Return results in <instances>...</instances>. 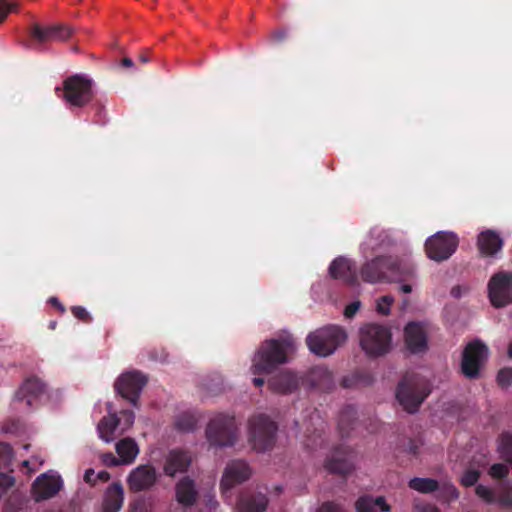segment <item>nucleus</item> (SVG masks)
Instances as JSON below:
<instances>
[{
  "mask_svg": "<svg viewBox=\"0 0 512 512\" xmlns=\"http://www.w3.org/2000/svg\"><path fill=\"white\" fill-rule=\"evenodd\" d=\"M361 277L369 283L392 282L416 278V265L411 253L379 256L367 261L361 268Z\"/></svg>",
  "mask_w": 512,
  "mask_h": 512,
  "instance_id": "nucleus-1",
  "label": "nucleus"
},
{
  "mask_svg": "<svg viewBox=\"0 0 512 512\" xmlns=\"http://www.w3.org/2000/svg\"><path fill=\"white\" fill-rule=\"evenodd\" d=\"M291 339L268 340L263 343L252 359L253 374H269L279 364L287 361V354L293 350Z\"/></svg>",
  "mask_w": 512,
  "mask_h": 512,
  "instance_id": "nucleus-2",
  "label": "nucleus"
},
{
  "mask_svg": "<svg viewBox=\"0 0 512 512\" xmlns=\"http://www.w3.org/2000/svg\"><path fill=\"white\" fill-rule=\"evenodd\" d=\"M359 345L369 357H380L392 348V332L387 325L367 323L359 329Z\"/></svg>",
  "mask_w": 512,
  "mask_h": 512,
  "instance_id": "nucleus-3",
  "label": "nucleus"
},
{
  "mask_svg": "<svg viewBox=\"0 0 512 512\" xmlns=\"http://www.w3.org/2000/svg\"><path fill=\"white\" fill-rule=\"evenodd\" d=\"M347 340L345 329L338 325H328L310 333L306 342L309 350L320 357L332 355Z\"/></svg>",
  "mask_w": 512,
  "mask_h": 512,
  "instance_id": "nucleus-4",
  "label": "nucleus"
},
{
  "mask_svg": "<svg viewBox=\"0 0 512 512\" xmlns=\"http://www.w3.org/2000/svg\"><path fill=\"white\" fill-rule=\"evenodd\" d=\"M108 415L104 416L97 425L98 437L105 443L113 442L117 437L126 433L134 424L135 415L132 411L123 410L119 415L112 404H107Z\"/></svg>",
  "mask_w": 512,
  "mask_h": 512,
  "instance_id": "nucleus-5",
  "label": "nucleus"
},
{
  "mask_svg": "<svg viewBox=\"0 0 512 512\" xmlns=\"http://www.w3.org/2000/svg\"><path fill=\"white\" fill-rule=\"evenodd\" d=\"M429 392L425 379L418 376H406L399 384L396 397L406 411L413 413Z\"/></svg>",
  "mask_w": 512,
  "mask_h": 512,
  "instance_id": "nucleus-6",
  "label": "nucleus"
},
{
  "mask_svg": "<svg viewBox=\"0 0 512 512\" xmlns=\"http://www.w3.org/2000/svg\"><path fill=\"white\" fill-rule=\"evenodd\" d=\"M237 435L235 419L228 414L215 415L206 429L207 440L211 446L215 447L233 445Z\"/></svg>",
  "mask_w": 512,
  "mask_h": 512,
  "instance_id": "nucleus-7",
  "label": "nucleus"
},
{
  "mask_svg": "<svg viewBox=\"0 0 512 512\" xmlns=\"http://www.w3.org/2000/svg\"><path fill=\"white\" fill-rule=\"evenodd\" d=\"M458 237L450 231H439L428 237L425 242V251L433 261L441 262L449 259L457 250Z\"/></svg>",
  "mask_w": 512,
  "mask_h": 512,
  "instance_id": "nucleus-8",
  "label": "nucleus"
},
{
  "mask_svg": "<svg viewBox=\"0 0 512 512\" xmlns=\"http://www.w3.org/2000/svg\"><path fill=\"white\" fill-rule=\"evenodd\" d=\"M249 441L257 451L266 450L272 443L276 425L267 416L259 414L249 420Z\"/></svg>",
  "mask_w": 512,
  "mask_h": 512,
  "instance_id": "nucleus-9",
  "label": "nucleus"
},
{
  "mask_svg": "<svg viewBox=\"0 0 512 512\" xmlns=\"http://www.w3.org/2000/svg\"><path fill=\"white\" fill-rule=\"evenodd\" d=\"M488 296L494 307L500 308L512 303V272L499 271L489 280Z\"/></svg>",
  "mask_w": 512,
  "mask_h": 512,
  "instance_id": "nucleus-10",
  "label": "nucleus"
},
{
  "mask_svg": "<svg viewBox=\"0 0 512 512\" xmlns=\"http://www.w3.org/2000/svg\"><path fill=\"white\" fill-rule=\"evenodd\" d=\"M431 327L427 322L411 321L403 330L406 349L413 354H421L428 349V336Z\"/></svg>",
  "mask_w": 512,
  "mask_h": 512,
  "instance_id": "nucleus-11",
  "label": "nucleus"
},
{
  "mask_svg": "<svg viewBox=\"0 0 512 512\" xmlns=\"http://www.w3.org/2000/svg\"><path fill=\"white\" fill-rule=\"evenodd\" d=\"M251 476V469L243 461L227 464L220 483L221 494L226 503L231 504L232 489Z\"/></svg>",
  "mask_w": 512,
  "mask_h": 512,
  "instance_id": "nucleus-12",
  "label": "nucleus"
},
{
  "mask_svg": "<svg viewBox=\"0 0 512 512\" xmlns=\"http://www.w3.org/2000/svg\"><path fill=\"white\" fill-rule=\"evenodd\" d=\"M488 358V348L476 340L469 343L464 352L461 363L462 372L466 377L475 378Z\"/></svg>",
  "mask_w": 512,
  "mask_h": 512,
  "instance_id": "nucleus-13",
  "label": "nucleus"
},
{
  "mask_svg": "<svg viewBox=\"0 0 512 512\" xmlns=\"http://www.w3.org/2000/svg\"><path fill=\"white\" fill-rule=\"evenodd\" d=\"M147 378L139 371L122 373L115 382L116 391L132 405H136Z\"/></svg>",
  "mask_w": 512,
  "mask_h": 512,
  "instance_id": "nucleus-14",
  "label": "nucleus"
},
{
  "mask_svg": "<svg viewBox=\"0 0 512 512\" xmlns=\"http://www.w3.org/2000/svg\"><path fill=\"white\" fill-rule=\"evenodd\" d=\"M92 82L90 79L75 75L64 82V98L73 106H82L91 97Z\"/></svg>",
  "mask_w": 512,
  "mask_h": 512,
  "instance_id": "nucleus-15",
  "label": "nucleus"
},
{
  "mask_svg": "<svg viewBox=\"0 0 512 512\" xmlns=\"http://www.w3.org/2000/svg\"><path fill=\"white\" fill-rule=\"evenodd\" d=\"M63 487L61 476L53 470L38 476L32 485V495L36 501L55 496Z\"/></svg>",
  "mask_w": 512,
  "mask_h": 512,
  "instance_id": "nucleus-16",
  "label": "nucleus"
},
{
  "mask_svg": "<svg viewBox=\"0 0 512 512\" xmlns=\"http://www.w3.org/2000/svg\"><path fill=\"white\" fill-rule=\"evenodd\" d=\"M156 469L150 464L138 465L127 476V485L130 490L139 492L150 489L157 481Z\"/></svg>",
  "mask_w": 512,
  "mask_h": 512,
  "instance_id": "nucleus-17",
  "label": "nucleus"
},
{
  "mask_svg": "<svg viewBox=\"0 0 512 512\" xmlns=\"http://www.w3.org/2000/svg\"><path fill=\"white\" fill-rule=\"evenodd\" d=\"M503 244V238L495 230L486 229L477 236V247L482 257L497 258Z\"/></svg>",
  "mask_w": 512,
  "mask_h": 512,
  "instance_id": "nucleus-18",
  "label": "nucleus"
},
{
  "mask_svg": "<svg viewBox=\"0 0 512 512\" xmlns=\"http://www.w3.org/2000/svg\"><path fill=\"white\" fill-rule=\"evenodd\" d=\"M30 33L38 43H45L49 41H64L71 36L73 29L64 25L42 27L39 24H34Z\"/></svg>",
  "mask_w": 512,
  "mask_h": 512,
  "instance_id": "nucleus-19",
  "label": "nucleus"
},
{
  "mask_svg": "<svg viewBox=\"0 0 512 512\" xmlns=\"http://www.w3.org/2000/svg\"><path fill=\"white\" fill-rule=\"evenodd\" d=\"M392 242L388 231L380 228H373L360 244V252L363 257L368 258L374 252L384 249Z\"/></svg>",
  "mask_w": 512,
  "mask_h": 512,
  "instance_id": "nucleus-20",
  "label": "nucleus"
},
{
  "mask_svg": "<svg viewBox=\"0 0 512 512\" xmlns=\"http://www.w3.org/2000/svg\"><path fill=\"white\" fill-rule=\"evenodd\" d=\"M329 273L331 277L349 284H354L357 280L355 263L346 257L340 256L333 260L329 267Z\"/></svg>",
  "mask_w": 512,
  "mask_h": 512,
  "instance_id": "nucleus-21",
  "label": "nucleus"
},
{
  "mask_svg": "<svg viewBox=\"0 0 512 512\" xmlns=\"http://www.w3.org/2000/svg\"><path fill=\"white\" fill-rule=\"evenodd\" d=\"M45 392V384L37 377L28 378L16 392L18 401H25L27 406H32Z\"/></svg>",
  "mask_w": 512,
  "mask_h": 512,
  "instance_id": "nucleus-22",
  "label": "nucleus"
},
{
  "mask_svg": "<svg viewBox=\"0 0 512 512\" xmlns=\"http://www.w3.org/2000/svg\"><path fill=\"white\" fill-rule=\"evenodd\" d=\"M191 464V457L182 450H171L165 458L163 470L168 476L185 472Z\"/></svg>",
  "mask_w": 512,
  "mask_h": 512,
  "instance_id": "nucleus-23",
  "label": "nucleus"
},
{
  "mask_svg": "<svg viewBox=\"0 0 512 512\" xmlns=\"http://www.w3.org/2000/svg\"><path fill=\"white\" fill-rule=\"evenodd\" d=\"M115 451L122 465H131L137 459L140 448L135 439L125 437L116 442Z\"/></svg>",
  "mask_w": 512,
  "mask_h": 512,
  "instance_id": "nucleus-24",
  "label": "nucleus"
},
{
  "mask_svg": "<svg viewBox=\"0 0 512 512\" xmlns=\"http://www.w3.org/2000/svg\"><path fill=\"white\" fill-rule=\"evenodd\" d=\"M124 501L123 486L116 482L111 484L105 491L103 498V511L104 512H119Z\"/></svg>",
  "mask_w": 512,
  "mask_h": 512,
  "instance_id": "nucleus-25",
  "label": "nucleus"
},
{
  "mask_svg": "<svg viewBox=\"0 0 512 512\" xmlns=\"http://www.w3.org/2000/svg\"><path fill=\"white\" fill-rule=\"evenodd\" d=\"M268 500L265 495L259 493L253 496L242 495L236 505L237 512H264Z\"/></svg>",
  "mask_w": 512,
  "mask_h": 512,
  "instance_id": "nucleus-26",
  "label": "nucleus"
},
{
  "mask_svg": "<svg viewBox=\"0 0 512 512\" xmlns=\"http://www.w3.org/2000/svg\"><path fill=\"white\" fill-rule=\"evenodd\" d=\"M269 385L273 391L281 394H287L297 388L298 379L293 373L285 371L271 379L269 381Z\"/></svg>",
  "mask_w": 512,
  "mask_h": 512,
  "instance_id": "nucleus-27",
  "label": "nucleus"
},
{
  "mask_svg": "<svg viewBox=\"0 0 512 512\" xmlns=\"http://www.w3.org/2000/svg\"><path fill=\"white\" fill-rule=\"evenodd\" d=\"M197 496L193 480L183 478L176 484V500L182 506H191Z\"/></svg>",
  "mask_w": 512,
  "mask_h": 512,
  "instance_id": "nucleus-28",
  "label": "nucleus"
},
{
  "mask_svg": "<svg viewBox=\"0 0 512 512\" xmlns=\"http://www.w3.org/2000/svg\"><path fill=\"white\" fill-rule=\"evenodd\" d=\"M357 512H390V505L384 497L363 496L356 502Z\"/></svg>",
  "mask_w": 512,
  "mask_h": 512,
  "instance_id": "nucleus-29",
  "label": "nucleus"
},
{
  "mask_svg": "<svg viewBox=\"0 0 512 512\" xmlns=\"http://www.w3.org/2000/svg\"><path fill=\"white\" fill-rule=\"evenodd\" d=\"M326 468L334 473L346 474L352 469V463L342 452H336L327 460Z\"/></svg>",
  "mask_w": 512,
  "mask_h": 512,
  "instance_id": "nucleus-30",
  "label": "nucleus"
},
{
  "mask_svg": "<svg viewBox=\"0 0 512 512\" xmlns=\"http://www.w3.org/2000/svg\"><path fill=\"white\" fill-rule=\"evenodd\" d=\"M409 487L421 493H429L435 491L438 484L430 478H413L409 481Z\"/></svg>",
  "mask_w": 512,
  "mask_h": 512,
  "instance_id": "nucleus-31",
  "label": "nucleus"
},
{
  "mask_svg": "<svg viewBox=\"0 0 512 512\" xmlns=\"http://www.w3.org/2000/svg\"><path fill=\"white\" fill-rule=\"evenodd\" d=\"M311 378L314 386L325 388L332 382V374L325 367H317L311 372Z\"/></svg>",
  "mask_w": 512,
  "mask_h": 512,
  "instance_id": "nucleus-32",
  "label": "nucleus"
},
{
  "mask_svg": "<svg viewBox=\"0 0 512 512\" xmlns=\"http://www.w3.org/2000/svg\"><path fill=\"white\" fill-rule=\"evenodd\" d=\"M502 457L512 465V435H503L499 443Z\"/></svg>",
  "mask_w": 512,
  "mask_h": 512,
  "instance_id": "nucleus-33",
  "label": "nucleus"
},
{
  "mask_svg": "<svg viewBox=\"0 0 512 512\" xmlns=\"http://www.w3.org/2000/svg\"><path fill=\"white\" fill-rule=\"evenodd\" d=\"M394 303V297L391 295H385L379 297L375 301V307L377 313L381 315H388L391 311V306Z\"/></svg>",
  "mask_w": 512,
  "mask_h": 512,
  "instance_id": "nucleus-34",
  "label": "nucleus"
},
{
  "mask_svg": "<svg viewBox=\"0 0 512 512\" xmlns=\"http://www.w3.org/2000/svg\"><path fill=\"white\" fill-rule=\"evenodd\" d=\"M196 425V418L191 413H184L176 420V426L182 431L192 430Z\"/></svg>",
  "mask_w": 512,
  "mask_h": 512,
  "instance_id": "nucleus-35",
  "label": "nucleus"
},
{
  "mask_svg": "<svg viewBox=\"0 0 512 512\" xmlns=\"http://www.w3.org/2000/svg\"><path fill=\"white\" fill-rule=\"evenodd\" d=\"M475 492L476 495L486 503L491 504L497 501L494 490L488 486L480 484L476 487Z\"/></svg>",
  "mask_w": 512,
  "mask_h": 512,
  "instance_id": "nucleus-36",
  "label": "nucleus"
},
{
  "mask_svg": "<svg viewBox=\"0 0 512 512\" xmlns=\"http://www.w3.org/2000/svg\"><path fill=\"white\" fill-rule=\"evenodd\" d=\"M15 484L14 476L8 473H0V497Z\"/></svg>",
  "mask_w": 512,
  "mask_h": 512,
  "instance_id": "nucleus-37",
  "label": "nucleus"
},
{
  "mask_svg": "<svg viewBox=\"0 0 512 512\" xmlns=\"http://www.w3.org/2000/svg\"><path fill=\"white\" fill-rule=\"evenodd\" d=\"M497 381L500 386L508 387L512 384V368H503L499 371Z\"/></svg>",
  "mask_w": 512,
  "mask_h": 512,
  "instance_id": "nucleus-38",
  "label": "nucleus"
},
{
  "mask_svg": "<svg viewBox=\"0 0 512 512\" xmlns=\"http://www.w3.org/2000/svg\"><path fill=\"white\" fill-rule=\"evenodd\" d=\"M479 476L480 473L477 470L469 469L463 474L461 483L464 486H472L478 481Z\"/></svg>",
  "mask_w": 512,
  "mask_h": 512,
  "instance_id": "nucleus-39",
  "label": "nucleus"
},
{
  "mask_svg": "<svg viewBox=\"0 0 512 512\" xmlns=\"http://www.w3.org/2000/svg\"><path fill=\"white\" fill-rule=\"evenodd\" d=\"M508 474V468L504 464H494L490 470L489 475L493 478H503Z\"/></svg>",
  "mask_w": 512,
  "mask_h": 512,
  "instance_id": "nucleus-40",
  "label": "nucleus"
},
{
  "mask_svg": "<svg viewBox=\"0 0 512 512\" xmlns=\"http://www.w3.org/2000/svg\"><path fill=\"white\" fill-rule=\"evenodd\" d=\"M360 307H361V302L359 300H355V301L351 302L350 304H348L345 307V310H344L345 317L352 318L358 312Z\"/></svg>",
  "mask_w": 512,
  "mask_h": 512,
  "instance_id": "nucleus-41",
  "label": "nucleus"
},
{
  "mask_svg": "<svg viewBox=\"0 0 512 512\" xmlns=\"http://www.w3.org/2000/svg\"><path fill=\"white\" fill-rule=\"evenodd\" d=\"M102 462L107 466H119L122 465L119 461V457L114 456L112 453H105L101 456Z\"/></svg>",
  "mask_w": 512,
  "mask_h": 512,
  "instance_id": "nucleus-42",
  "label": "nucleus"
},
{
  "mask_svg": "<svg viewBox=\"0 0 512 512\" xmlns=\"http://www.w3.org/2000/svg\"><path fill=\"white\" fill-rule=\"evenodd\" d=\"M72 313L78 319L87 320L89 318L88 311L81 306L72 307Z\"/></svg>",
  "mask_w": 512,
  "mask_h": 512,
  "instance_id": "nucleus-43",
  "label": "nucleus"
},
{
  "mask_svg": "<svg viewBox=\"0 0 512 512\" xmlns=\"http://www.w3.org/2000/svg\"><path fill=\"white\" fill-rule=\"evenodd\" d=\"M315 512H344V511L336 504L324 503Z\"/></svg>",
  "mask_w": 512,
  "mask_h": 512,
  "instance_id": "nucleus-44",
  "label": "nucleus"
},
{
  "mask_svg": "<svg viewBox=\"0 0 512 512\" xmlns=\"http://www.w3.org/2000/svg\"><path fill=\"white\" fill-rule=\"evenodd\" d=\"M84 481L89 485H95L97 481V473L94 469H87L84 473Z\"/></svg>",
  "mask_w": 512,
  "mask_h": 512,
  "instance_id": "nucleus-45",
  "label": "nucleus"
},
{
  "mask_svg": "<svg viewBox=\"0 0 512 512\" xmlns=\"http://www.w3.org/2000/svg\"><path fill=\"white\" fill-rule=\"evenodd\" d=\"M13 10V5L0 0V22Z\"/></svg>",
  "mask_w": 512,
  "mask_h": 512,
  "instance_id": "nucleus-46",
  "label": "nucleus"
},
{
  "mask_svg": "<svg viewBox=\"0 0 512 512\" xmlns=\"http://www.w3.org/2000/svg\"><path fill=\"white\" fill-rule=\"evenodd\" d=\"M131 512H147L146 510V501L143 499L137 500L132 508Z\"/></svg>",
  "mask_w": 512,
  "mask_h": 512,
  "instance_id": "nucleus-47",
  "label": "nucleus"
},
{
  "mask_svg": "<svg viewBox=\"0 0 512 512\" xmlns=\"http://www.w3.org/2000/svg\"><path fill=\"white\" fill-rule=\"evenodd\" d=\"M415 508L417 512H440L436 507L428 504H418Z\"/></svg>",
  "mask_w": 512,
  "mask_h": 512,
  "instance_id": "nucleus-48",
  "label": "nucleus"
},
{
  "mask_svg": "<svg viewBox=\"0 0 512 512\" xmlns=\"http://www.w3.org/2000/svg\"><path fill=\"white\" fill-rule=\"evenodd\" d=\"M218 505H219V503L217 502V500L215 499L214 496L210 495L207 497L206 506L210 510L216 509L218 507Z\"/></svg>",
  "mask_w": 512,
  "mask_h": 512,
  "instance_id": "nucleus-49",
  "label": "nucleus"
},
{
  "mask_svg": "<svg viewBox=\"0 0 512 512\" xmlns=\"http://www.w3.org/2000/svg\"><path fill=\"white\" fill-rule=\"evenodd\" d=\"M49 302L57 307L62 313L65 311L64 306L59 302V300L56 297H51L49 299Z\"/></svg>",
  "mask_w": 512,
  "mask_h": 512,
  "instance_id": "nucleus-50",
  "label": "nucleus"
},
{
  "mask_svg": "<svg viewBox=\"0 0 512 512\" xmlns=\"http://www.w3.org/2000/svg\"><path fill=\"white\" fill-rule=\"evenodd\" d=\"M109 479V473L106 471H100L97 473V481H107Z\"/></svg>",
  "mask_w": 512,
  "mask_h": 512,
  "instance_id": "nucleus-51",
  "label": "nucleus"
},
{
  "mask_svg": "<svg viewBox=\"0 0 512 512\" xmlns=\"http://www.w3.org/2000/svg\"><path fill=\"white\" fill-rule=\"evenodd\" d=\"M399 290L402 292V293H405V294H408V293H411L412 292V286L409 285V284H401L399 286Z\"/></svg>",
  "mask_w": 512,
  "mask_h": 512,
  "instance_id": "nucleus-52",
  "label": "nucleus"
},
{
  "mask_svg": "<svg viewBox=\"0 0 512 512\" xmlns=\"http://www.w3.org/2000/svg\"><path fill=\"white\" fill-rule=\"evenodd\" d=\"M498 502L501 504V505H511V500L509 499L508 496H502Z\"/></svg>",
  "mask_w": 512,
  "mask_h": 512,
  "instance_id": "nucleus-53",
  "label": "nucleus"
},
{
  "mask_svg": "<svg viewBox=\"0 0 512 512\" xmlns=\"http://www.w3.org/2000/svg\"><path fill=\"white\" fill-rule=\"evenodd\" d=\"M122 65L125 67H132L133 61L130 58H124L122 61Z\"/></svg>",
  "mask_w": 512,
  "mask_h": 512,
  "instance_id": "nucleus-54",
  "label": "nucleus"
},
{
  "mask_svg": "<svg viewBox=\"0 0 512 512\" xmlns=\"http://www.w3.org/2000/svg\"><path fill=\"white\" fill-rule=\"evenodd\" d=\"M253 383L255 386H262L264 383V380L260 377L253 378Z\"/></svg>",
  "mask_w": 512,
  "mask_h": 512,
  "instance_id": "nucleus-55",
  "label": "nucleus"
},
{
  "mask_svg": "<svg viewBox=\"0 0 512 512\" xmlns=\"http://www.w3.org/2000/svg\"><path fill=\"white\" fill-rule=\"evenodd\" d=\"M2 449L4 452H7L9 455L12 456V449L8 444H2Z\"/></svg>",
  "mask_w": 512,
  "mask_h": 512,
  "instance_id": "nucleus-56",
  "label": "nucleus"
},
{
  "mask_svg": "<svg viewBox=\"0 0 512 512\" xmlns=\"http://www.w3.org/2000/svg\"><path fill=\"white\" fill-rule=\"evenodd\" d=\"M449 492L452 494V496H453L454 498H458L459 494H458V492H457V490H456V488H455V487L451 486V487L449 488Z\"/></svg>",
  "mask_w": 512,
  "mask_h": 512,
  "instance_id": "nucleus-57",
  "label": "nucleus"
},
{
  "mask_svg": "<svg viewBox=\"0 0 512 512\" xmlns=\"http://www.w3.org/2000/svg\"><path fill=\"white\" fill-rule=\"evenodd\" d=\"M139 60L142 62V63H147L149 61V58L147 56H140Z\"/></svg>",
  "mask_w": 512,
  "mask_h": 512,
  "instance_id": "nucleus-58",
  "label": "nucleus"
},
{
  "mask_svg": "<svg viewBox=\"0 0 512 512\" xmlns=\"http://www.w3.org/2000/svg\"><path fill=\"white\" fill-rule=\"evenodd\" d=\"M274 36H275L276 38H278V39H282V38H284V33H283V32H278V33H276Z\"/></svg>",
  "mask_w": 512,
  "mask_h": 512,
  "instance_id": "nucleus-59",
  "label": "nucleus"
},
{
  "mask_svg": "<svg viewBox=\"0 0 512 512\" xmlns=\"http://www.w3.org/2000/svg\"><path fill=\"white\" fill-rule=\"evenodd\" d=\"M508 355H509L510 358H512V343L509 346Z\"/></svg>",
  "mask_w": 512,
  "mask_h": 512,
  "instance_id": "nucleus-60",
  "label": "nucleus"
},
{
  "mask_svg": "<svg viewBox=\"0 0 512 512\" xmlns=\"http://www.w3.org/2000/svg\"><path fill=\"white\" fill-rule=\"evenodd\" d=\"M29 465H30V461H28V460L23 461V466L29 467Z\"/></svg>",
  "mask_w": 512,
  "mask_h": 512,
  "instance_id": "nucleus-61",
  "label": "nucleus"
},
{
  "mask_svg": "<svg viewBox=\"0 0 512 512\" xmlns=\"http://www.w3.org/2000/svg\"><path fill=\"white\" fill-rule=\"evenodd\" d=\"M55 325H56V323H55V322H52V323L50 324V326H51V328H52V329H54V328H55Z\"/></svg>",
  "mask_w": 512,
  "mask_h": 512,
  "instance_id": "nucleus-62",
  "label": "nucleus"
},
{
  "mask_svg": "<svg viewBox=\"0 0 512 512\" xmlns=\"http://www.w3.org/2000/svg\"><path fill=\"white\" fill-rule=\"evenodd\" d=\"M6 512H10L9 510H7Z\"/></svg>",
  "mask_w": 512,
  "mask_h": 512,
  "instance_id": "nucleus-63",
  "label": "nucleus"
}]
</instances>
